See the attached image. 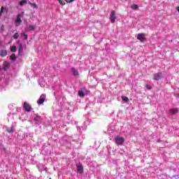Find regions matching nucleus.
<instances>
[{
    "label": "nucleus",
    "mask_w": 179,
    "mask_h": 179,
    "mask_svg": "<svg viewBox=\"0 0 179 179\" xmlns=\"http://www.w3.org/2000/svg\"><path fill=\"white\" fill-rule=\"evenodd\" d=\"M114 142L116 143V145H124V142H125V139L123 137H121L120 136H116L114 138Z\"/></svg>",
    "instance_id": "f257e3e1"
},
{
    "label": "nucleus",
    "mask_w": 179,
    "mask_h": 179,
    "mask_svg": "<svg viewBox=\"0 0 179 179\" xmlns=\"http://www.w3.org/2000/svg\"><path fill=\"white\" fill-rule=\"evenodd\" d=\"M154 80H160V79H163V73L159 72L156 73L153 75Z\"/></svg>",
    "instance_id": "f03ea898"
},
{
    "label": "nucleus",
    "mask_w": 179,
    "mask_h": 179,
    "mask_svg": "<svg viewBox=\"0 0 179 179\" xmlns=\"http://www.w3.org/2000/svg\"><path fill=\"white\" fill-rule=\"evenodd\" d=\"M44 101H45V94H42L37 101V103L38 106H41V104H43Z\"/></svg>",
    "instance_id": "7ed1b4c3"
},
{
    "label": "nucleus",
    "mask_w": 179,
    "mask_h": 179,
    "mask_svg": "<svg viewBox=\"0 0 179 179\" xmlns=\"http://www.w3.org/2000/svg\"><path fill=\"white\" fill-rule=\"evenodd\" d=\"M23 107H24L25 111H27V113H30V111H31V106H30V104H29V103L24 102Z\"/></svg>",
    "instance_id": "20e7f679"
},
{
    "label": "nucleus",
    "mask_w": 179,
    "mask_h": 179,
    "mask_svg": "<svg viewBox=\"0 0 179 179\" xmlns=\"http://www.w3.org/2000/svg\"><path fill=\"white\" fill-rule=\"evenodd\" d=\"M115 19H117V17L115 16V10H112L110 13V22L111 23L115 22Z\"/></svg>",
    "instance_id": "39448f33"
},
{
    "label": "nucleus",
    "mask_w": 179,
    "mask_h": 179,
    "mask_svg": "<svg viewBox=\"0 0 179 179\" xmlns=\"http://www.w3.org/2000/svg\"><path fill=\"white\" fill-rule=\"evenodd\" d=\"M137 38L141 41V43H143L145 40H146V38H145V34H138L137 36Z\"/></svg>",
    "instance_id": "423d86ee"
},
{
    "label": "nucleus",
    "mask_w": 179,
    "mask_h": 179,
    "mask_svg": "<svg viewBox=\"0 0 179 179\" xmlns=\"http://www.w3.org/2000/svg\"><path fill=\"white\" fill-rule=\"evenodd\" d=\"M178 111H179L178 108H173L169 110V113L172 115H174L175 114H178Z\"/></svg>",
    "instance_id": "0eeeda50"
},
{
    "label": "nucleus",
    "mask_w": 179,
    "mask_h": 179,
    "mask_svg": "<svg viewBox=\"0 0 179 179\" xmlns=\"http://www.w3.org/2000/svg\"><path fill=\"white\" fill-rule=\"evenodd\" d=\"M60 5H65V1L67 2V3H71L72 2H73V1L75 0H57Z\"/></svg>",
    "instance_id": "6e6552de"
},
{
    "label": "nucleus",
    "mask_w": 179,
    "mask_h": 179,
    "mask_svg": "<svg viewBox=\"0 0 179 179\" xmlns=\"http://www.w3.org/2000/svg\"><path fill=\"white\" fill-rule=\"evenodd\" d=\"M34 121L35 122V124H40L41 121V117L39 115H36V117H34Z\"/></svg>",
    "instance_id": "1a4fd4ad"
},
{
    "label": "nucleus",
    "mask_w": 179,
    "mask_h": 179,
    "mask_svg": "<svg viewBox=\"0 0 179 179\" xmlns=\"http://www.w3.org/2000/svg\"><path fill=\"white\" fill-rule=\"evenodd\" d=\"M21 23H22V19L19 17H17L15 20V26L18 27V26H20Z\"/></svg>",
    "instance_id": "9d476101"
},
{
    "label": "nucleus",
    "mask_w": 179,
    "mask_h": 179,
    "mask_svg": "<svg viewBox=\"0 0 179 179\" xmlns=\"http://www.w3.org/2000/svg\"><path fill=\"white\" fill-rule=\"evenodd\" d=\"M77 171L80 174H82L83 173V166L82 165H78L77 166Z\"/></svg>",
    "instance_id": "9b49d317"
},
{
    "label": "nucleus",
    "mask_w": 179,
    "mask_h": 179,
    "mask_svg": "<svg viewBox=\"0 0 179 179\" xmlns=\"http://www.w3.org/2000/svg\"><path fill=\"white\" fill-rule=\"evenodd\" d=\"M6 55H8V51L6 50L0 51V57H6Z\"/></svg>",
    "instance_id": "f8f14e48"
},
{
    "label": "nucleus",
    "mask_w": 179,
    "mask_h": 179,
    "mask_svg": "<svg viewBox=\"0 0 179 179\" xmlns=\"http://www.w3.org/2000/svg\"><path fill=\"white\" fill-rule=\"evenodd\" d=\"M6 131L7 132H8V134H12L15 131V127H8Z\"/></svg>",
    "instance_id": "ddd939ff"
},
{
    "label": "nucleus",
    "mask_w": 179,
    "mask_h": 179,
    "mask_svg": "<svg viewBox=\"0 0 179 179\" xmlns=\"http://www.w3.org/2000/svg\"><path fill=\"white\" fill-rule=\"evenodd\" d=\"M22 52H23V45L22 43H20L18 54H22Z\"/></svg>",
    "instance_id": "4468645a"
},
{
    "label": "nucleus",
    "mask_w": 179,
    "mask_h": 179,
    "mask_svg": "<svg viewBox=\"0 0 179 179\" xmlns=\"http://www.w3.org/2000/svg\"><path fill=\"white\" fill-rule=\"evenodd\" d=\"M27 3V0H22L19 2V5L20 6H23V5H26Z\"/></svg>",
    "instance_id": "2eb2a0df"
},
{
    "label": "nucleus",
    "mask_w": 179,
    "mask_h": 179,
    "mask_svg": "<svg viewBox=\"0 0 179 179\" xmlns=\"http://www.w3.org/2000/svg\"><path fill=\"white\" fill-rule=\"evenodd\" d=\"M11 52H16L17 49L15 45L10 46V48Z\"/></svg>",
    "instance_id": "dca6fc26"
},
{
    "label": "nucleus",
    "mask_w": 179,
    "mask_h": 179,
    "mask_svg": "<svg viewBox=\"0 0 179 179\" xmlns=\"http://www.w3.org/2000/svg\"><path fill=\"white\" fill-rule=\"evenodd\" d=\"M72 72H73L74 76H79V72H78L76 69H72Z\"/></svg>",
    "instance_id": "f3484780"
},
{
    "label": "nucleus",
    "mask_w": 179,
    "mask_h": 179,
    "mask_svg": "<svg viewBox=\"0 0 179 179\" xmlns=\"http://www.w3.org/2000/svg\"><path fill=\"white\" fill-rule=\"evenodd\" d=\"M10 59H11V61H16V55L12 54L10 56Z\"/></svg>",
    "instance_id": "a211bd4d"
},
{
    "label": "nucleus",
    "mask_w": 179,
    "mask_h": 179,
    "mask_svg": "<svg viewBox=\"0 0 179 179\" xmlns=\"http://www.w3.org/2000/svg\"><path fill=\"white\" fill-rule=\"evenodd\" d=\"M122 99L123 101H124L125 103H128L129 101V99H128L127 96H122Z\"/></svg>",
    "instance_id": "6ab92c4d"
},
{
    "label": "nucleus",
    "mask_w": 179,
    "mask_h": 179,
    "mask_svg": "<svg viewBox=\"0 0 179 179\" xmlns=\"http://www.w3.org/2000/svg\"><path fill=\"white\" fill-rule=\"evenodd\" d=\"M78 96H80V97H85V93L83 91H78Z\"/></svg>",
    "instance_id": "aec40b11"
},
{
    "label": "nucleus",
    "mask_w": 179,
    "mask_h": 179,
    "mask_svg": "<svg viewBox=\"0 0 179 179\" xmlns=\"http://www.w3.org/2000/svg\"><path fill=\"white\" fill-rule=\"evenodd\" d=\"M21 36H22V37H24V40H27V38H28L27 34H26L24 32H22L21 34Z\"/></svg>",
    "instance_id": "412c9836"
},
{
    "label": "nucleus",
    "mask_w": 179,
    "mask_h": 179,
    "mask_svg": "<svg viewBox=\"0 0 179 179\" xmlns=\"http://www.w3.org/2000/svg\"><path fill=\"white\" fill-rule=\"evenodd\" d=\"M138 8H139V6L136 4H134L131 6V9L136 10L138 9Z\"/></svg>",
    "instance_id": "4be33fe9"
},
{
    "label": "nucleus",
    "mask_w": 179,
    "mask_h": 179,
    "mask_svg": "<svg viewBox=\"0 0 179 179\" xmlns=\"http://www.w3.org/2000/svg\"><path fill=\"white\" fill-rule=\"evenodd\" d=\"M13 38H15V40H17V38H19V34L17 33L14 34Z\"/></svg>",
    "instance_id": "5701e85b"
},
{
    "label": "nucleus",
    "mask_w": 179,
    "mask_h": 179,
    "mask_svg": "<svg viewBox=\"0 0 179 179\" xmlns=\"http://www.w3.org/2000/svg\"><path fill=\"white\" fill-rule=\"evenodd\" d=\"M3 10H5V8L2 6L0 10V16H2V13H3Z\"/></svg>",
    "instance_id": "b1692460"
},
{
    "label": "nucleus",
    "mask_w": 179,
    "mask_h": 179,
    "mask_svg": "<svg viewBox=\"0 0 179 179\" xmlns=\"http://www.w3.org/2000/svg\"><path fill=\"white\" fill-rule=\"evenodd\" d=\"M24 15V12H22V13H20V14H18V15H17V17L21 18V17H23V15Z\"/></svg>",
    "instance_id": "393cba45"
},
{
    "label": "nucleus",
    "mask_w": 179,
    "mask_h": 179,
    "mask_svg": "<svg viewBox=\"0 0 179 179\" xmlns=\"http://www.w3.org/2000/svg\"><path fill=\"white\" fill-rule=\"evenodd\" d=\"M36 28L33 25H29V29L30 30H34Z\"/></svg>",
    "instance_id": "a878e982"
},
{
    "label": "nucleus",
    "mask_w": 179,
    "mask_h": 179,
    "mask_svg": "<svg viewBox=\"0 0 179 179\" xmlns=\"http://www.w3.org/2000/svg\"><path fill=\"white\" fill-rule=\"evenodd\" d=\"M146 88L148 90H150V89H152V87L149 85H146Z\"/></svg>",
    "instance_id": "bb28decb"
},
{
    "label": "nucleus",
    "mask_w": 179,
    "mask_h": 179,
    "mask_svg": "<svg viewBox=\"0 0 179 179\" xmlns=\"http://www.w3.org/2000/svg\"><path fill=\"white\" fill-rule=\"evenodd\" d=\"M31 5L33 6V8H37V5L36 3H31Z\"/></svg>",
    "instance_id": "cd10ccee"
},
{
    "label": "nucleus",
    "mask_w": 179,
    "mask_h": 179,
    "mask_svg": "<svg viewBox=\"0 0 179 179\" xmlns=\"http://www.w3.org/2000/svg\"><path fill=\"white\" fill-rule=\"evenodd\" d=\"M17 44H19V45L21 44V43H20V41L18 40V41H17Z\"/></svg>",
    "instance_id": "c85d7f7f"
},
{
    "label": "nucleus",
    "mask_w": 179,
    "mask_h": 179,
    "mask_svg": "<svg viewBox=\"0 0 179 179\" xmlns=\"http://www.w3.org/2000/svg\"><path fill=\"white\" fill-rule=\"evenodd\" d=\"M178 12L179 13V6L176 8Z\"/></svg>",
    "instance_id": "c756f323"
}]
</instances>
